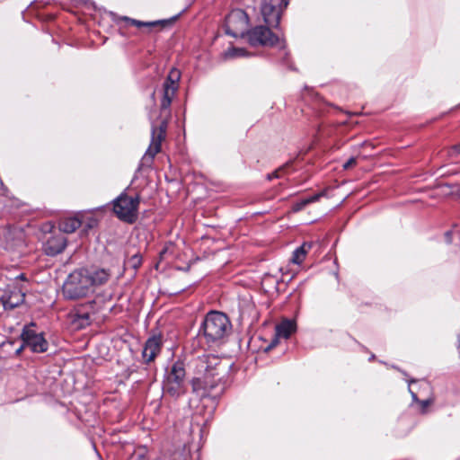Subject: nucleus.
<instances>
[{
  "instance_id": "23",
  "label": "nucleus",
  "mask_w": 460,
  "mask_h": 460,
  "mask_svg": "<svg viewBox=\"0 0 460 460\" xmlns=\"http://www.w3.org/2000/svg\"><path fill=\"white\" fill-rule=\"evenodd\" d=\"M411 394L412 400L415 402H418L420 403V405L421 406V411L423 413L426 412L427 407H429V405H431L434 402L433 398H428L426 400L420 401L415 393L411 391Z\"/></svg>"
},
{
  "instance_id": "16",
  "label": "nucleus",
  "mask_w": 460,
  "mask_h": 460,
  "mask_svg": "<svg viewBox=\"0 0 460 460\" xmlns=\"http://www.w3.org/2000/svg\"><path fill=\"white\" fill-rule=\"evenodd\" d=\"M121 21L126 22L127 23L136 26V27H146V28H155V27H164L166 24L171 23L170 20H159L154 22H141L133 18H129L128 16L120 17Z\"/></svg>"
},
{
  "instance_id": "11",
  "label": "nucleus",
  "mask_w": 460,
  "mask_h": 460,
  "mask_svg": "<svg viewBox=\"0 0 460 460\" xmlns=\"http://www.w3.org/2000/svg\"><path fill=\"white\" fill-rule=\"evenodd\" d=\"M35 324L31 323L23 328L21 334V338L23 342V346L29 347L34 353H43L49 349V342L44 338L42 332H37L33 330Z\"/></svg>"
},
{
  "instance_id": "6",
  "label": "nucleus",
  "mask_w": 460,
  "mask_h": 460,
  "mask_svg": "<svg viewBox=\"0 0 460 460\" xmlns=\"http://www.w3.org/2000/svg\"><path fill=\"white\" fill-rule=\"evenodd\" d=\"M265 23L267 26L258 25L246 31L245 35L249 44L252 47H273L279 44V47L284 49V40H281L270 31V27H272L271 25L266 22ZM278 26L279 24L276 25V27ZM273 27L275 28V26Z\"/></svg>"
},
{
  "instance_id": "5",
  "label": "nucleus",
  "mask_w": 460,
  "mask_h": 460,
  "mask_svg": "<svg viewBox=\"0 0 460 460\" xmlns=\"http://www.w3.org/2000/svg\"><path fill=\"white\" fill-rule=\"evenodd\" d=\"M140 197L138 194L129 196L126 191L120 193L112 201V210L122 222L134 224L138 217Z\"/></svg>"
},
{
  "instance_id": "26",
  "label": "nucleus",
  "mask_w": 460,
  "mask_h": 460,
  "mask_svg": "<svg viewBox=\"0 0 460 460\" xmlns=\"http://www.w3.org/2000/svg\"><path fill=\"white\" fill-rule=\"evenodd\" d=\"M98 224V221L96 218L91 217H88L87 218V222L85 224V227L90 229V228H93L97 226Z\"/></svg>"
},
{
  "instance_id": "28",
  "label": "nucleus",
  "mask_w": 460,
  "mask_h": 460,
  "mask_svg": "<svg viewBox=\"0 0 460 460\" xmlns=\"http://www.w3.org/2000/svg\"><path fill=\"white\" fill-rule=\"evenodd\" d=\"M17 279H25V276L24 274H21L17 277Z\"/></svg>"
},
{
  "instance_id": "1",
  "label": "nucleus",
  "mask_w": 460,
  "mask_h": 460,
  "mask_svg": "<svg viewBox=\"0 0 460 460\" xmlns=\"http://www.w3.org/2000/svg\"><path fill=\"white\" fill-rule=\"evenodd\" d=\"M194 377L191 380L192 391L203 398L214 396L213 390L221 380L222 360L216 355L204 354L194 361Z\"/></svg>"
},
{
  "instance_id": "14",
  "label": "nucleus",
  "mask_w": 460,
  "mask_h": 460,
  "mask_svg": "<svg viewBox=\"0 0 460 460\" xmlns=\"http://www.w3.org/2000/svg\"><path fill=\"white\" fill-rule=\"evenodd\" d=\"M25 294L21 288H14L13 290L5 292L0 298L4 310H12L24 302Z\"/></svg>"
},
{
  "instance_id": "27",
  "label": "nucleus",
  "mask_w": 460,
  "mask_h": 460,
  "mask_svg": "<svg viewBox=\"0 0 460 460\" xmlns=\"http://www.w3.org/2000/svg\"><path fill=\"white\" fill-rule=\"evenodd\" d=\"M454 150H455L456 153L460 154V143H459L458 145H456V146H454Z\"/></svg>"
},
{
  "instance_id": "10",
  "label": "nucleus",
  "mask_w": 460,
  "mask_h": 460,
  "mask_svg": "<svg viewBox=\"0 0 460 460\" xmlns=\"http://www.w3.org/2000/svg\"><path fill=\"white\" fill-rule=\"evenodd\" d=\"M288 3L289 0H262L261 12L264 22L271 26L279 24L281 13Z\"/></svg>"
},
{
  "instance_id": "30",
  "label": "nucleus",
  "mask_w": 460,
  "mask_h": 460,
  "mask_svg": "<svg viewBox=\"0 0 460 460\" xmlns=\"http://www.w3.org/2000/svg\"><path fill=\"white\" fill-rule=\"evenodd\" d=\"M415 383L414 379L410 380L409 384Z\"/></svg>"
},
{
  "instance_id": "13",
  "label": "nucleus",
  "mask_w": 460,
  "mask_h": 460,
  "mask_svg": "<svg viewBox=\"0 0 460 460\" xmlns=\"http://www.w3.org/2000/svg\"><path fill=\"white\" fill-rule=\"evenodd\" d=\"M66 247V238L64 234L53 233L44 243L43 249L47 255L56 256Z\"/></svg>"
},
{
  "instance_id": "19",
  "label": "nucleus",
  "mask_w": 460,
  "mask_h": 460,
  "mask_svg": "<svg viewBox=\"0 0 460 460\" xmlns=\"http://www.w3.org/2000/svg\"><path fill=\"white\" fill-rule=\"evenodd\" d=\"M311 246V243H304L300 247L296 248L293 252L291 261L295 264H301Z\"/></svg>"
},
{
  "instance_id": "7",
  "label": "nucleus",
  "mask_w": 460,
  "mask_h": 460,
  "mask_svg": "<svg viewBox=\"0 0 460 460\" xmlns=\"http://www.w3.org/2000/svg\"><path fill=\"white\" fill-rule=\"evenodd\" d=\"M164 119L159 125H152L151 142L142 157V164L150 166L153 164L155 156L161 151L162 143L166 137V131L168 126V117L165 114L162 115Z\"/></svg>"
},
{
  "instance_id": "24",
  "label": "nucleus",
  "mask_w": 460,
  "mask_h": 460,
  "mask_svg": "<svg viewBox=\"0 0 460 460\" xmlns=\"http://www.w3.org/2000/svg\"><path fill=\"white\" fill-rule=\"evenodd\" d=\"M288 166V164H286L285 165H283V166L279 167V169H277L272 173L268 174V176H267L268 180H272V179H277V178L281 177L280 172H282L284 170H286V168Z\"/></svg>"
},
{
  "instance_id": "17",
  "label": "nucleus",
  "mask_w": 460,
  "mask_h": 460,
  "mask_svg": "<svg viewBox=\"0 0 460 460\" xmlns=\"http://www.w3.org/2000/svg\"><path fill=\"white\" fill-rule=\"evenodd\" d=\"M88 277L91 281V288H93V286H101L106 283L111 277V273L107 270L98 269L93 271L88 270Z\"/></svg>"
},
{
  "instance_id": "8",
  "label": "nucleus",
  "mask_w": 460,
  "mask_h": 460,
  "mask_svg": "<svg viewBox=\"0 0 460 460\" xmlns=\"http://www.w3.org/2000/svg\"><path fill=\"white\" fill-rule=\"evenodd\" d=\"M180 77L179 70L172 69L163 84V96L160 103L162 115L170 116L171 114L170 106L178 90Z\"/></svg>"
},
{
  "instance_id": "21",
  "label": "nucleus",
  "mask_w": 460,
  "mask_h": 460,
  "mask_svg": "<svg viewBox=\"0 0 460 460\" xmlns=\"http://www.w3.org/2000/svg\"><path fill=\"white\" fill-rule=\"evenodd\" d=\"M142 264V256L139 253H136L129 257L125 261V267L137 270Z\"/></svg>"
},
{
  "instance_id": "15",
  "label": "nucleus",
  "mask_w": 460,
  "mask_h": 460,
  "mask_svg": "<svg viewBox=\"0 0 460 460\" xmlns=\"http://www.w3.org/2000/svg\"><path fill=\"white\" fill-rule=\"evenodd\" d=\"M296 332V323L292 320H284L276 326V337L268 349L273 348L278 343L279 338L288 339Z\"/></svg>"
},
{
  "instance_id": "22",
  "label": "nucleus",
  "mask_w": 460,
  "mask_h": 460,
  "mask_svg": "<svg viewBox=\"0 0 460 460\" xmlns=\"http://www.w3.org/2000/svg\"><path fill=\"white\" fill-rule=\"evenodd\" d=\"M246 55V50L244 49L241 48H232L229 49L226 53L225 56L227 58H233L236 57H243Z\"/></svg>"
},
{
  "instance_id": "20",
  "label": "nucleus",
  "mask_w": 460,
  "mask_h": 460,
  "mask_svg": "<svg viewBox=\"0 0 460 460\" xmlns=\"http://www.w3.org/2000/svg\"><path fill=\"white\" fill-rule=\"evenodd\" d=\"M323 195V193L321 192L299 200L298 202L293 205V210L295 212H297L304 209L307 205L318 201Z\"/></svg>"
},
{
  "instance_id": "2",
  "label": "nucleus",
  "mask_w": 460,
  "mask_h": 460,
  "mask_svg": "<svg viewBox=\"0 0 460 460\" xmlns=\"http://www.w3.org/2000/svg\"><path fill=\"white\" fill-rule=\"evenodd\" d=\"M231 329V322L226 314L211 311L206 315L199 332L202 333L208 346L211 347L223 342Z\"/></svg>"
},
{
  "instance_id": "3",
  "label": "nucleus",
  "mask_w": 460,
  "mask_h": 460,
  "mask_svg": "<svg viewBox=\"0 0 460 460\" xmlns=\"http://www.w3.org/2000/svg\"><path fill=\"white\" fill-rule=\"evenodd\" d=\"M163 391L164 394L176 399L186 394V371L183 362H174L166 371L163 381Z\"/></svg>"
},
{
  "instance_id": "31",
  "label": "nucleus",
  "mask_w": 460,
  "mask_h": 460,
  "mask_svg": "<svg viewBox=\"0 0 460 460\" xmlns=\"http://www.w3.org/2000/svg\"><path fill=\"white\" fill-rule=\"evenodd\" d=\"M459 346H460V336L458 337Z\"/></svg>"
},
{
  "instance_id": "9",
  "label": "nucleus",
  "mask_w": 460,
  "mask_h": 460,
  "mask_svg": "<svg viewBox=\"0 0 460 460\" xmlns=\"http://www.w3.org/2000/svg\"><path fill=\"white\" fill-rule=\"evenodd\" d=\"M249 23L247 13L242 9H234L226 17V33L234 37H243Z\"/></svg>"
},
{
  "instance_id": "12",
  "label": "nucleus",
  "mask_w": 460,
  "mask_h": 460,
  "mask_svg": "<svg viewBox=\"0 0 460 460\" xmlns=\"http://www.w3.org/2000/svg\"><path fill=\"white\" fill-rule=\"evenodd\" d=\"M163 343V336L160 333L154 334L146 340L142 351L143 362L145 364H150L155 361V358L161 353Z\"/></svg>"
},
{
  "instance_id": "25",
  "label": "nucleus",
  "mask_w": 460,
  "mask_h": 460,
  "mask_svg": "<svg viewBox=\"0 0 460 460\" xmlns=\"http://www.w3.org/2000/svg\"><path fill=\"white\" fill-rule=\"evenodd\" d=\"M357 164V160L355 157H350L344 164H343V169L344 170H349L350 168H352L353 166H355Z\"/></svg>"
},
{
  "instance_id": "18",
  "label": "nucleus",
  "mask_w": 460,
  "mask_h": 460,
  "mask_svg": "<svg viewBox=\"0 0 460 460\" xmlns=\"http://www.w3.org/2000/svg\"><path fill=\"white\" fill-rule=\"evenodd\" d=\"M82 224L83 222L76 217L64 218L59 223V232L62 234L74 233Z\"/></svg>"
},
{
  "instance_id": "29",
  "label": "nucleus",
  "mask_w": 460,
  "mask_h": 460,
  "mask_svg": "<svg viewBox=\"0 0 460 460\" xmlns=\"http://www.w3.org/2000/svg\"><path fill=\"white\" fill-rule=\"evenodd\" d=\"M23 347H24V346L22 345V347L17 350V353L22 352V348H23Z\"/></svg>"
},
{
  "instance_id": "4",
  "label": "nucleus",
  "mask_w": 460,
  "mask_h": 460,
  "mask_svg": "<svg viewBox=\"0 0 460 460\" xmlns=\"http://www.w3.org/2000/svg\"><path fill=\"white\" fill-rule=\"evenodd\" d=\"M91 289L88 270L85 269L77 270L69 274L62 288L65 297L71 300L86 296Z\"/></svg>"
}]
</instances>
